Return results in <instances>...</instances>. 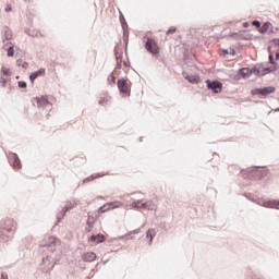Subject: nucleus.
<instances>
[{
	"label": "nucleus",
	"mask_w": 279,
	"mask_h": 279,
	"mask_svg": "<svg viewBox=\"0 0 279 279\" xmlns=\"http://www.w3.org/2000/svg\"><path fill=\"white\" fill-rule=\"evenodd\" d=\"M183 62L186 64V66H195V59L191 57L189 50L183 52Z\"/></svg>",
	"instance_id": "dca6fc26"
},
{
	"label": "nucleus",
	"mask_w": 279,
	"mask_h": 279,
	"mask_svg": "<svg viewBox=\"0 0 279 279\" xmlns=\"http://www.w3.org/2000/svg\"><path fill=\"white\" fill-rule=\"evenodd\" d=\"M262 206H264V208H276L277 210H279V201L277 199L265 201L263 202Z\"/></svg>",
	"instance_id": "a211bd4d"
},
{
	"label": "nucleus",
	"mask_w": 279,
	"mask_h": 279,
	"mask_svg": "<svg viewBox=\"0 0 279 279\" xmlns=\"http://www.w3.org/2000/svg\"><path fill=\"white\" fill-rule=\"evenodd\" d=\"M122 29H123V40H124L125 49H128V43L130 40V31H128V27H124Z\"/></svg>",
	"instance_id": "c756f323"
},
{
	"label": "nucleus",
	"mask_w": 279,
	"mask_h": 279,
	"mask_svg": "<svg viewBox=\"0 0 279 279\" xmlns=\"http://www.w3.org/2000/svg\"><path fill=\"white\" fill-rule=\"evenodd\" d=\"M278 29H279V28H276V31H275V32H278Z\"/></svg>",
	"instance_id": "e2e57ef3"
},
{
	"label": "nucleus",
	"mask_w": 279,
	"mask_h": 279,
	"mask_svg": "<svg viewBox=\"0 0 279 279\" xmlns=\"http://www.w3.org/2000/svg\"><path fill=\"white\" fill-rule=\"evenodd\" d=\"M124 66H130V64H128V62H124Z\"/></svg>",
	"instance_id": "4d7b16f0"
},
{
	"label": "nucleus",
	"mask_w": 279,
	"mask_h": 279,
	"mask_svg": "<svg viewBox=\"0 0 279 279\" xmlns=\"http://www.w3.org/2000/svg\"><path fill=\"white\" fill-rule=\"evenodd\" d=\"M141 208H142V210H155L156 205L154 204V201H151V199H142Z\"/></svg>",
	"instance_id": "2eb2a0df"
},
{
	"label": "nucleus",
	"mask_w": 279,
	"mask_h": 279,
	"mask_svg": "<svg viewBox=\"0 0 279 279\" xmlns=\"http://www.w3.org/2000/svg\"><path fill=\"white\" fill-rule=\"evenodd\" d=\"M0 226V244L8 243V241L12 239L14 232H16V221L12 218H4Z\"/></svg>",
	"instance_id": "f257e3e1"
},
{
	"label": "nucleus",
	"mask_w": 279,
	"mask_h": 279,
	"mask_svg": "<svg viewBox=\"0 0 279 279\" xmlns=\"http://www.w3.org/2000/svg\"><path fill=\"white\" fill-rule=\"evenodd\" d=\"M123 206V203L116 201V202H110L105 205H102L99 209L98 213L104 214L108 213V210H113V208H121Z\"/></svg>",
	"instance_id": "9b49d317"
},
{
	"label": "nucleus",
	"mask_w": 279,
	"mask_h": 279,
	"mask_svg": "<svg viewBox=\"0 0 279 279\" xmlns=\"http://www.w3.org/2000/svg\"><path fill=\"white\" fill-rule=\"evenodd\" d=\"M220 56H230V51H228V49H220Z\"/></svg>",
	"instance_id": "ea45409f"
},
{
	"label": "nucleus",
	"mask_w": 279,
	"mask_h": 279,
	"mask_svg": "<svg viewBox=\"0 0 279 279\" xmlns=\"http://www.w3.org/2000/svg\"><path fill=\"white\" fill-rule=\"evenodd\" d=\"M232 38H239L240 40H252V34H239V33H232Z\"/></svg>",
	"instance_id": "412c9836"
},
{
	"label": "nucleus",
	"mask_w": 279,
	"mask_h": 279,
	"mask_svg": "<svg viewBox=\"0 0 279 279\" xmlns=\"http://www.w3.org/2000/svg\"><path fill=\"white\" fill-rule=\"evenodd\" d=\"M19 88H27V82L25 81H19L17 82Z\"/></svg>",
	"instance_id": "4c0bfd02"
},
{
	"label": "nucleus",
	"mask_w": 279,
	"mask_h": 279,
	"mask_svg": "<svg viewBox=\"0 0 279 279\" xmlns=\"http://www.w3.org/2000/svg\"><path fill=\"white\" fill-rule=\"evenodd\" d=\"M0 82H1L2 86L5 87V84L8 83V81L5 78H3V76L0 77Z\"/></svg>",
	"instance_id": "c03bdc74"
},
{
	"label": "nucleus",
	"mask_w": 279,
	"mask_h": 279,
	"mask_svg": "<svg viewBox=\"0 0 279 279\" xmlns=\"http://www.w3.org/2000/svg\"><path fill=\"white\" fill-rule=\"evenodd\" d=\"M263 63L254 65L253 69H250L251 75H256V77H263Z\"/></svg>",
	"instance_id": "6ab92c4d"
},
{
	"label": "nucleus",
	"mask_w": 279,
	"mask_h": 279,
	"mask_svg": "<svg viewBox=\"0 0 279 279\" xmlns=\"http://www.w3.org/2000/svg\"><path fill=\"white\" fill-rule=\"evenodd\" d=\"M276 60H279V51L276 52Z\"/></svg>",
	"instance_id": "6e6d98bb"
},
{
	"label": "nucleus",
	"mask_w": 279,
	"mask_h": 279,
	"mask_svg": "<svg viewBox=\"0 0 279 279\" xmlns=\"http://www.w3.org/2000/svg\"><path fill=\"white\" fill-rule=\"evenodd\" d=\"M3 75H10V69L2 68Z\"/></svg>",
	"instance_id": "37998d69"
},
{
	"label": "nucleus",
	"mask_w": 279,
	"mask_h": 279,
	"mask_svg": "<svg viewBox=\"0 0 279 279\" xmlns=\"http://www.w3.org/2000/svg\"><path fill=\"white\" fill-rule=\"evenodd\" d=\"M123 64V61H117V69H121Z\"/></svg>",
	"instance_id": "8fccbe9b"
},
{
	"label": "nucleus",
	"mask_w": 279,
	"mask_h": 279,
	"mask_svg": "<svg viewBox=\"0 0 279 279\" xmlns=\"http://www.w3.org/2000/svg\"><path fill=\"white\" fill-rule=\"evenodd\" d=\"M8 159L13 169H22L23 165L21 163V158H19L16 153H9Z\"/></svg>",
	"instance_id": "9d476101"
},
{
	"label": "nucleus",
	"mask_w": 279,
	"mask_h": 279,
	"mask_svg": "<svg viewBox=\"0 0 279 279\" xmlns=\"http://www.w3.org/2000/svg\"><path fill=\"white\" fill-rule=\"evenodd\" d=\"M268 52H269V64L272 66H278V62H276V59L274 58V51H271V46H268Z\"/></svg>",
	"instance_id": "cd10ccee"
},
{
	"label": "nucleus",
	"mask_w": 279,
	"mask_h": 279,
	"mask_svg": "<svg viewBox=\"0 0 279 279\" xmlns=\"http://www.w3.org/2000/svg\"><path fill=\"white\" fill-rule=\"evenodd\" d=\"M274 45L275 47H279V38H272L269 40V46Z\"/></svg>",
	"instance_id": "e433bc0d"
},
{
	"label": "nucleus",
	"mask_w": 279,
	"mask_h": 279,
	"mask_svg": "<svg viewBox=\"0 0 279 279\" xmlns=\"http://www.w3.org/2000/svg\"><path fill=\"white\" fill-rule=\"evenodd\" d=\"M107 82H109L110 86H114L117 84V76H114V74H110L107 78Z\"/></svg>",
	"instance_id": "473e14b6"
},
{
	"label": "nucleus",
	"mask_w": 279,
	"mask_h": 279,
	"mask_svg": "<svg viewBox=\"0 0 279 279\" xmlns=\"http://www.w3.org/2000/svg\"><path fill=\"white\" fill-rule=\"evenodd\" d=\"M229 171L230 173H233V175H243L242 171H245V170L239 168V166H230Z\"/></svg>",
	"instance_id": "a878e982"
},
{
	"label": "nucleus",
	"mask_w": 279,
	"mask_h": 279,
	"mask_svg": "<svg viewBox=\"0 0 279 279\" xmlns=\"http://www.w3.org/2000/svg\"><path fill=\"white\" fill-rule=\"evenodd\" d=\"M92 230H93V228H90V227H86V228H85V231H86V232H90Z\"/></svg>",
	"instance_id": "864d4df0"
},
{
	"label": "nucleus",
	"mask_w": 279,
	"mask_h": 279,
	"mask_svg": "<svg viewBox=\"0 0 279 279\" xmlns=\"http://www.w3.org/2000/svg\"><path fill=\"white\" fill-rule=\"evenodd\" d=\"M114 53L117 58V62H123V52H119V47L116 46Z\"/></svg>",
	"instance_id": "2f4dec72"
},
{
	"label": "nucleus",
	"mask_w": 279,
	"mask_h": 279,
	"mask_svg": "<svg viewBox=\"0 0 279 279\" xmlns=\"http://www.w3.org/2000/svg\"><path fill=\"white\" fill-rule=\"evenodd\" d=\"M276 112H279V108L276 109Z\"/></svg>",
	"instance_id": "bf43d9fd"
},
{
	"label": "nucleus",
	"mask_w": 279,
	"mask_h": 279,
	"mask_svg": "<svg viewBox=\"0 0 279 279\" xmlns=\"http://www.w3.org/2000/svg\"><path fill=\"white\" fill-rule=\"evenodd\" d=\"M89 241L92 243H97V245H99V243H106V235L101 233L93 234L89 236Z\"/></svg>",
	"instance_id": "f3484780"
},
{
	"label": "nucleus",
	"mask_w": 279,
	"mask_h": 279,
	"mask_svg": "<svg viewBox=\"0 0 279 279\" xmlns=\"http://www.w3.org/2000/svg\"><path fill=\"white\" fill-rule=\"evenodd\" d=\"M250 77H252L250 68H241L235 75V80H250Z\"/></svg>",
	"instance_id": "ddd939ff"
},
{
	"label": "nucleus",
	"mask_w": 279,
	"mask_h": 279,
	"mask_svg": "<svg viewBox=\"0 0 279 279\" xmlns=\"http://www.w3.org/2000/svg\"><path fill=\"white\" fill-rule=\"evenodd\" d=\"M118 88L122 95H130L131 89H130V84L131 82L128 78H120L117 82Z\"/></svg>",
	"instance_id": "1a4fd4ad"
},
{
	"label": "nucleus",
	"mask_w": 279,
	"mask_h": 279,
	"mask_svg": "<svg viewBox=\"0 0 279 279\" xmlns=\"http://www.w3.org/2000/svg\"><path fill=\"white\" fill-rule=\"evenodd\" d=\"M262 23H260V21H258V20H255L254 22H253V27H257V29H260V27H262Z\"/></svg>",
	"instance_id": "58836bf2"
},
{
	"label": "nucleus",
	"mask_w": 279,
	"mask_h": 279,
	"mask_svg": "<svg viewBox=\"0 0 279 279\" xmlns=\"http://www.w3.org/2000/svg\"><path fill=\"white\" fill-rule=\"evenodd\" d=\"M56 241L57 239L54 236H50L48 238V243H40L39 247H47L48 252H51V255H47L46 257L43 258V263L44 265H47V263H51V260H56L58 263V260H60V258H57L54 255L56 252ZM54 263L51 267V269H53V267H56Z\"/></svg>",
	"instance_id": "7ed1b4c3"
},
{
	"label": "nucleus",
	"mask_w": 279,
	"mask_h": 279,
	"mask_svg": "<svg viewBox=\"0 0 279 279\" xmlns=\"http://www.w3.org/2000/svg\"><path fill=\"white\" fill-rule=\"evenodd\" d=\"M142 204H143V201L142 199H137V201H134L130 206L134 210H143V207H141Z\"/></svg>",
	"instance_id": "c85d7f7f"
},
{
	"label": "nucleus",
	"mask_w": 279,
	"mask_h": 279,
	"mask_svg": "<svg viewBox=\"0 0 279 279\" xmlns=\"http://www.w3.org/2000/svg\"><path fill=\"white\" fill-rule=\"evenodd\" d=\"M184 80H186L190 84H199L201 82L199 75H186L184 76Z\"/></svg>",
	"instance_id": "393cba45"
},
{
	"label": "nucleus",
	"mask_w": 279,
	"mask_h": 279,
	"mask_svg": "<svg viewBox=\"0 0 279 279\" xmlns=\"http://www.w3.org/2000/svg\"><path fill=\"white\" fill-rule=\"evenodd\" d=\"M45 68H40L39 70L32 72L29 74V82L34 86V82L36 81L37 77L44 76L45 75Z\"/></svg>",
	"instance_id": "4468645a"
},
{
	"label": "nucleus",
	"mask_w": 279,
	"mask_h": 279,
	"mask_svg": "<svg viewBox=\"0 0 279 279\" xmlns=\"http://www.w3.org/2000/svg\"><path fill=\"white\" fill-rule=\"evenodd\" d=\"M205 84L207 85L208 90H211V93L219 94L223 90V83L217 80L210 81V78H207Z\"/></svg>",
	"instance_id": "20e7f679"
},
{
	"label": "nucleus",
	"mask_w": 279,
	"mask_h": 279,
	"mask_svg": "<svg viewBox=\"0 0 279 279\" xmlns=\"http://www.w3.org/2000/svg\"><path fill=\"white\" fill-rule=\"evenodd\" d=\"M276 90L275 86L257 87L251 90L252 95H262V97H267Z\"/></svg>",
	"instance_id": "423d86ee"
},
{
	"label": "nucleus",
	"mask_w": 279,
	"mask_h": 279,
	"mask_svg": "<svg viewBox=\"0 0 279 279\" xmlns=\"http://www.w3.org/2000/svg\"><path fill=\"white\" fill-rule=\"evenodd\" d=\"M16 64L17 66H23V59H17Z\"/></svg>",
	"instance_id": "de8ad7c7"
},
{
	"label": "nucleus",
	"mask_w": 279,
	"mask_h": 279,
	"mask_svg": "<svg viewBox=\"0 0 279 279\" xmlns=\"http://www.w3.org/2000/svg\"><path fill=\"white\" fill-rule=\"evenodd\" d=\"M108 99L107 98H100L99 100V106H106L108 104Z\"/></svg>",
	"instance_id": "a19ab883"
},
{
	"label": "nucleus",
	"mask_w": 279,
	"mask_h": 279,
	"mask_svg": "<svg viewBox=\"0 0 279 279\" xmlns=\"http://www.w3.org/2000/svg\"><path fill=\"white\" fill-rule=\"evenodd\" d=\"M2 49H4L5 51H8V57H9V58H14L15 51H14V45H13V44H9V45L4 44V45L2 46Z\"/></svg>",
	"instance_id": "5701e85b"
},
{
	"label": "nucleus",
	"mask_w": 279,
	"mask_h": 279,
	"mask_svg": "<svg viewBox=\"0 0 279 279\" xmlns=\"http://www.w3.org/2000/svg\"><path fill=\"white\" fill-rule=\"evenodd\" d=\"M130 239H131V240L134 239V236H132V234H130V232H129L128 234L121 235V236L119 238L120 241H123V240L130 241Z\"/></svg>",
	"instance_id": "72a5a7b5"
},
{
	"label": "nucleus",
	"mask_w": 279,
	"mask_h": 279,
	"mask_svg": "<svg viewBox=\"0 0 279 279\" xmlns=\"http://www.w3.org/2000/svg\"><path fill=\"white\" fill-rule=\"evenodd\" d=\"M83 260L85 263H93L97 260V254H95L94 252H87L83 255Z\"/></svg>",
	"instance_id": "aec40b11"
},
{
	"label": "nucleus",
	"mask_w": 279,
	"mask_h": 279,
	"mask_svg": "<svg viewBox=\"0 0 279 279\" xmlns=\"http://www.w3.org/2000/svg\"><path fill=\"white\" fill-rule=\"evenodd\" d=\"M178 31V28L175 26H171L167 32L166 35L170 36V34H175V32Z\"/></svg>",
	"instance_id": "c9c22d12"
},
{
	"label": "nucleus",
	"mask_w": 279,
	"mask_h": 279,
	"mask_svg": "<svg viewBox=\"0 0 279 279\" xmlns=\"http://www.w3.org/2000/svg\"><path fill=\"white\" fill-rule=\"evenodd\" d=\"M269 175V170L263 167H250L245 170H242V177L245 180H251L252 182H258V180H263V178H267Z\"/></svg>",
	"instance_id": "f03ea898"
},
{
	"label": "nucleus",
	"mask_w": 279,
	"mask_h": 279,
	"mask_svg": "<svg viewBox=\"0 0 279 279\" xmlns=\"http://www.w3.org/2000/svg\"><path fill=\"white\" fill-rule=\"evenodd\" d=\"M120 21H121L122 29H125V27H128V22H125V16H123V14L120 15Z\"/></svg>",
	"instance_id": "f704fd0d"
},
{
	"label": "nucleus",
	"mask_w": 279,
	"mask_h": 279,
	"mask_svg": "<svg viewBox=\"0 0 279 279\" xmlns=\"http://www.w3.org/2000/svg\"><path fill=\"white\" fill-rule=\"evenodd\" d=\"M22 69H29V63L27 61L22 63Z\"/></svg>",
	"instance_id": "49530a36"
},
{
	"label": "nucleus",
	"mask_w": 279,
	"mask_h": 279,
	"mask_svg": "<svg viewBox=\"0 0 279 279\" xmlns=\"http://www.w3.org/2000/svg\"><path fill=\"white\" fill-rule=\"evenodd\" d=\"M140 232H141V229H135L133 231H130V234L132 236V234H140Z\"/></svg>",
	"instance_id": "a18cd8bd"
},
{
	"label": "nucleus",
	"mask_w": 279,
	"mask_h": 279,
	"mask_svg": "<svg viewBox=\"0 0 279 279\" xmlns=\"http://www.w3.org/2000/svg\"><path fill=\"white\" fill-rule=\"evenodd\" d=\"M154 236H156V230L148 229L146 232V238L149 239V244L154 243Z\"/></svg>",
	"instance_id": "7c9ffc66"
},
{
	"label": "nucleus",
	"mask_w": 279,
	"mask_h": 279,
	"mask_svg": "<svg viewBox=\"0 0 279 279\" xmlns=\"http://www.w3.org/2000/svg\"><path fill=\"white\" fill-rule=\"evenodd\" d=\"M5 12H12V4H8V5H7Z\"/></svg>",
	"instance_id": "09e8293b"
},
{
	"label": "nucleus",
	"mask_w": 279,
	"mask_h": 279,
	"mask_svg": "<svg viewBox=\"0 0 279 279\" xmlns=\"http://www.w3.org/2000/svg\"><path fill=\"white\" fill-rule=\"evenodd\" d=\"M1 37H2V43L3 45H10L12 44L10 40H12V31L8 27L4 26L1 31Z\"/></svg>",
	"instance_id": "f8f14e48"
},
{
	"label": "nucleus",
	"mask_w": 279,
	"mask_h": 279,
	"mask_svg": "<svg viewBox=\"0 0 279 279\" xmlns=\"http://www.w3.org/2000/svg\"><path fill=\"white\" fill-rule=\"evenodd\" d=\"M76 206L77 204L75 203L66 202L65 205L62 207V210L57 215L58 223H61L64 217H66L69 210H73V208Z\"/></svg>",
	"instance_id": "6e6552de"
},
{
	"label": "nucleus",
	"mask_w": 279,
	"mask_h": 279,
	"mask_svg": "<svg viewBox=\"0 0 279 279\" xmlns=\"http://www.w3.org/2000/svg\"><path fill=\"white\" fill-rule=\"evenodd\" d=\"M87 278L90 279L92 278L90 275Z\"/></svg>",
	"instance_id": "680f3d73"
},
{
	"label": "nucleus",
	"mask_w": 279,
	"mask_h": 279,
	"mask_svg": "<svg viewBox=\"0 0 279 279\" xmlns=\"http://www.w3.org/2000/svg\"><path fill=\"white\" fill-rule=\"evenodd\" d=\"M271 34H276V31H271Z\"/></svg>",
	"instance_id": "13d9d810"
},
{
	"label": "nucleus",
	"mask_w": 279,
	"mask_h": 279,
	"mask_svg": "<svg viewBox=\"0 0 279 279\" xmlns=\"http://www.w3.org/2000/svg\"><path fill=\"white\" fill-rule=\"evenodd\" d=\"M104 175H106V173H96V174H92L90 177H87L83 180V184H88V182H93L94 180H97V178H104Z\"/></svg>",
	"instance_id": "b1692460"
},
{
	"label": "nucleus",
	"mask_w": 279,
	"mask_h": 279,
	"mask_svg": "<svg viewBox=\"0 0 279 279\" xmlns=\"http://www.w3.org/2000/svg\"><path fill=\"white\" fill-rule=\"evenodd\" d=\"M243 27H245V28L250 27V22H244Z\"/></svg>",
	"instance_id": "603ef678"
},
{
	"label": "nucleus",
	"mask_w": 279,
	"mask_h": 279,
	"mask_svg": "<svg viewBox=\"0 0 279 279\" xmlns=\"http://www.w3.org/2000/svg\"><path fill=\"white\" fill-rule=\"evenodd\" d=\"M275 71H278V68L276 65H270L267 68H263L262 65V77H265V75H269V73H275Z\"/></svg>",
	"instance_id": "4be33fe9"
},
{
	"label": "nucleus",
	"mask_w": 279,
	"mask_h": 279,
	"mask_svg": "<svg viewBox=\"0 0 279 279\" xmlns=\"http://www.w3.org/2000/svg\"><path fill=\"white\" fill-rule=\"evenodd\" d=\"M87 226L89 228H93V226H95V221L94 220H90V218L87 219Z\"/></svg>",
	"instance_id": "79ce46f5"
},
{
	"label": "nucleus",
	"mask_w": 279,
	"mask_h": 279,
	"mask_svg": "<svg viewBox=\"0 0 279 279\" xmlns=\"http://www.w3.org/2000/svg\"><path fill=\"white\" fill-rule=\"evenodd\" d=\"M145 49L148 53H153V56H158V53H160V47H158L156 40L149 37H147V40L145 41Z\"/></svg>",
	"instance_id": "39448f33"
},
{
	"label": "nucleus",
	"mask_w": 279,
	"mask_h": 279,
	"mask_svg": "<svg viewBox=\"0 0 279 279\" xmlns=\"http://www.w3.org/2000/svg\"><path fill=\"white\" fill-rule=\"evenodd\" d=\"M231 56H236V50L232 49L231 50Z\"/></svg>",
	"instance_id": "5fc2aeb1"
},
{
	"label": "nucleus",
	"mask_w": 279,
	"mask_h": 279,
	"mask_svg": "<svg viewBox=\"0 0 279 279\" xmlns=\"http://www.w3.org/2000/svg\"><path fill=\"white\" fill-rule=\"evenodd\" d=\"M33 106H37V108H47V106H51V102L49 101V96H40L35 97L32 99Z\"/></svg>",
	"instance_id": "0eeeda50"
},
{
	"label": "nucleus",
	"mask_w": 279,
	"mask_h": 279,
	"mask_svg": "<svg viewBox=\"0 0 279 279\" xmlns=\"http://www.w3.org/2000/svg\"><path fill=\"white\" fill-rule=\"evenodd\" d=\"M0 279H8V274L2 272V274H1V278H0Z\"/></svg>",
	"instance_id": "3c124183"
},
{
	"label": "nucleus",
	"mask_w": 279,
	"mask_h": 279,
	"mask_svg": "<svg viewBox=\"0 0 279 279\" xmlns=\"http://www.w3.org/2000/svg\"><path fill=\"white\" fill-rule=\"evenodd\" d=\"M269 27H271V22H265L258 29L259 34H267Z\"/></svg>",
	"instance_id": "bb28decb"
},
{
	"label": "nucleus",
	"mask_w": 279,
	"mask_h": 279,
	"mask_svg": "<svg viewBox=\"0 0 279 279\" xmlns=\"http://www.w3.org/2000/svg\"><path fill=\"white\" fill-rule=\"evenodd\" d=\"M15 80H19V76H15Z\"/></svg>",
	"instance_id": "052dcab7"
}]
</instances>
